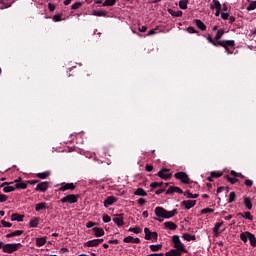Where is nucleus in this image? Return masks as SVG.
Listing matches in <instances>:
<instances>
[{
	"mask_svg": "<svg viewBox=\"0 0 256 256\" xmlns=\"http://www.w3.org/2000/svg\"><path fill=\"white\" fill-rule=\"evenodd\" d=\"M1 223H2L3 227H7V228L13 227V224H11V223H9V222H7L5 220H2Z\"/></svg>",
	"mask_w": 256,
	"mask_h": 256,
	"instance_id": "57",
	"label": "nucleus"
},
{
	"mask_svg": "<svg viewBox=\"0 0 256 256\" xmlns=\"http://www.w3.org/2000/svg\"><path fill=\"white\" fill-rule=\"evenodd\" d=\"M163 186V182H152L151 184H150V187L152 188V189H157V187H162Z\"/></svg>",
	"mask_w": 256,
	"mask_h": 256,
	"instance_id": "45",
	"label": "nucleus"
},
{
	"mask_svg": "<svg viewBox=\"0 0 256 256\" xmlns=\"http://www.w3.org/2000/svg\"><path fill=\"white\" fill-rule=\"evenodd\" d=\"M210 175H211V177H215L216 179H218L219 177H222L223 173H221V172H211Z\"/></svg>",
	"mask_w": 256,
	"mask_h": 256,
	"instance_id": "51",
	"label": "nucleus"
},
{
	"mask_svg": "<svg viewBox=\"0 0 256 256\" xmlns=\"http://www.w3.org/2000/svg\"><path fill=\"white\" fill-rule=\"evenodd\" d=\"M11 4H5V2H0V9H9Z\"/></svg>",
	"mask_w": 256,
	"mask_h": 256,
	"instance_id": "55",
	"label": "nucleus"
},
{
	"mask_svg": "<svg viewBox=\"0 0 256 256\" xmlns=\"http://www.w3.org/2000/svg\"><path fill=\"white\" fill-rule=\"evenodd\" d=\"M92 15H94L95 17H105L107 15V12L105 11H97L95 10Z\"/></svg>",
	"mask_w": 256,
	"mask_h": 256,
	"instance_id": "39",
	"label": "nucleus"
},
{
	"mask_svg": "<svg viewBox=\"0 0 256 256\" xmlns=\"http://www.w3.org/2000/svg\"><path fill=\"white\" fill-rule=\"evenodd\" d=\"M165 254L163 253H154V254H149L147 256H164Z\"/></svg>",
	"mask_w": 256,
	"mask_h": 256,
	"instance_id": "64",
	"label": "nucleus"
},
{
	"mask_svg": "<svg viewBox=\"0 0 256 256\" xmlns=\"http://www.w3.org/2000/svg\"><path fill=\"white\" fill-rule=\"evenodd\" d=\"M23 233H24L23 230H16V231H14L12 233L7 234L6 238L7 239H11V237H19V236L23 235Z\"/></svg>",
	"mask_w": 256,
	"mask_h": 256,
	"instance_id": "17",
	"label": "nucleus"
},
{
	"mask_svg": "<svg viewBox=\"0 0 256 256\" xmlns=\"http://www.w3.org/2000/svg\"><path fill=\"white\" fill-rule=\"evenodd\" d=\"M184 197L187 199H197L199 197V194H193L190 190H186L183 192Z\"/></svg>",
	"mask_w": 256,
	"mask_h": 256,
	"instance_id": "18",
	"label": "nucleus"
},
{
	"mask_svg": "<svg viewBox=\"0 0 256 256\" xmlns=\"http://www.w3.org/2000/svg\"><path fill=\"white\" fill-rule=\"evenodd\" d=\"M240 217H243V219H248L249 221H253V216L251 215V212H245L238 214Z\"/></svg>",
	"mask_w": 256,
	"mask_h": 256,
	"instance_id": "29",
	"label": "nucleus"
},
{
	"mask_svg": "<svg viewBox=\"0 0 256 256\" xmlns=\"http://www.w3.org/2000/svg\"><path fill=\"white\" fill-rule=\"evenodd\" d=\"M207 41H209L211 43V45H213L214 47H217L219 41H216L215 38L213 40V38L211 37V35L207 36Z\"/></svg>",
	"mask_w": 256,
	"mask_h": 256,
	"instance_id": "42",
	"label": "nucleus"
},
{
	"mask_svg": "<svg viewBox=\"0 0 256 256\" xmlns=\"http://www.w3.org/2000/svg\"><path fill=\"white\" fill-rule=\"evenodd\" d=\"M134 195H138L139 197H147V192L143 188H138L135 192Z\"/></svg>",
	"mask_w": 256,
	"mask_h": 256,
	"instance_id": "26",
	"label": "nucleus"
},
{
	"mask_svg": "<svg viewBox=\"0 0 256 256\" xmlns=\"http://www.w3.org/2000/svg\"><path fill=\"white\" fill-rule=\"evenodd\" d=\"M172 174L169 173V169L163 168L158 172V177L160 179H164V181H167L168 179H171Z\"/></svg>",
	"mask_w": 256,
	"mask_h": 256,
	"instance_id": "8",
	"label": "nucleus"
},
{
	"mask_svg": "<svg viewBox=\"0 0 256 256\" xmlns=\"http://www.w3.org/2000/svg\"><path fill=\"white\" fill-rule=\"evenodd\" d=\"M154 213L156 217H158V218H154L155 221H159V223H163V219H171V217H175V215H177V209L167 211L165 208L158 206L155 208Z\"/></svg>",
	"mask_w": 256,
	"mask_h": 256,
	"instance_id": "1",
	"label": "nucleus"
},
{
	"mask_svg": "<svg viewBox=\"0 0 256 256\" xmlns=\"http://www.w3.org/2000/svg\"><path fill=\"white\" fill-rule=\"evenodd\" d=\"M248 233H250V232L240 234V239H241V241H243V243H247V241H249V234Z\"/></svg>",
	"mask_w": 256,
	"mask_h": 256,
	"instance_id": "37",
	"label": "nucleus"
},
{
	"mask_svg": "<svg viewBox=\"0 0 256 256\" xmlns=\"http://www.w3.org/2000/svg\"><path fill=\"white\" fill-rule=\"evenodd\" d=\"M39 225V217H35L33 219L30 220V227H38Z\"/></svg>",
	"mask_w": 256,
	"mask_h": 256,
	"instance_id": "36",
	"label": "nucleus"
},
{
	"mask_svg": "<svg viewBox=\"0 0 256 256\" xmlns=\"http://www.w3.org/2000/svg\"><path fill=\"white\" fill-rule=\"evenodd\" d=\"M168 13L172 15V17H183V11L181 10L168 9Z\"/></svg>",
	"mask_w": 256,
	"mask_h": 256,
	"instance_id": "15",
	"label": "nucleus"
},
{
	"mask_svg": "<svg viewBox=\"0 0 256 256\" xmlns=\"http://www.w3.org/2000/svg\"><path fill=\"white\" fill-rule=\"evenodd\" d=\"M145 169L148 173H151V171H153V165H146Z\"/></svg>",
	"mask_w": 256,
	"mask_h": 256,
	"instance_id": "62",
	"label": "nucleus"
},
{
	"mask_svg": "<svg viewBox=\"0 0 256 256\" xmlns=\"http://www.w3.org/2000/svg\"><path fill=\"white\" fill-rule=\"evenodd\" d=\"M254 9H256V1H252L248 7H247V11H254Z\"/></svg>",
	"mask_w": 256,
	"mask_h": 256,
	"instance_id": "46",
	"label": "nucleus"
},
{
	"mask_svg": "<svg viewBox=\"0 0 256 256\" xmlns=\"http://www.w3.org/2000/svg\"><path fill=\"white\" fill-rule=\"evenodd\" d=\"M55 4H53V3H49L48 4V9H49V11H55Z\"/></svg>",
	"mask_w": 256,
	"mask_h": 256,
	"instance_id": "60",
	"label": "nucleus"
},
{
	"mask_svg": "<svg viewBox=\"0 0 256 256\" xmlns=\"http://www.w3.org/2000/svg\"><path fill=\"white\" fill-rule=\"evenodd\" d=\"M214 6L211 5L210 9H221V2L219 0H213Z\"/></svg>",
	"mask_w": 256,
	"mask_h": 256,
	"instance_id": "40",
	"label": "nucleus"
},
{
	"mask_svg": "<svg viewBox=\"0 0 256 256\" xmlns=\"http://www.w3.org/2000/svg\"><path fill=\"white\" fill-rule=\"evenodd\" d=\"M76 186L74 183H61L60 184V188H59V191H73L75 190Z\"/></svg>",
	"mask_w": 256,
	"mask_h": 256,
	"instance_id": "9",
	"label": "nucleus"
},
{
	"mask_svg": "<svg viewBox=\"0 0 256 256\" xmlns=\"http://www.w3.org/2000/svg\"><path fill=\"white\" fill-rule=\"evenodd\" d=\"M187 3H189V0H181L179 2L180 9H187Z\"/></svg>",
	"mask_w": 256,
	"mask_h": 256,
	"instance_id": "44",
	"label": "nucleus"
},
{
	"mask_svg": "<svg viewBox=\"0 0 256 256\" xmlns=\"http://www.w3.org/2000/svg\"><path fill=\"white\" fill-rule=\"evenodd\" d=\"M47 189H49V182H41L38 183L35 191H39L40 193H45L47 191Z\"/></svg>",
	"mask_w": 256,
	"mask_h": 256,
	"instance_id": "10",
	"label": "nucleus"
},
{
	"mask_svg": "<svg viewBox=\"0 0 256 256\" xmlns=\"http://www.w3.org/2000/svg\"><path fill=\"white\" fill-rule=\"evenodd\" d=\"M50 175H51V172L46 171V172L36 174V177H38L39 179H47V177H49Z\"/></svg>",
	"mask_w": 256,
	"mask_h": 256,
	"instance_id": "31",
	"label": "nucleus"
},
{
	"mask_svg": "<svg viewBox=\"0 0 256 256\" xmlns=\"http://www.w3.org/2000/svg\"><path fill=\"white\" fill-rule=\"evenodd\" d=\"M113 221L117 225V227H123L125 225V222L123 221V214L115 215Z\"/></svg>",
	"mask_w": 256,
	"mask_h": 256,
	"instance_id": "11",
	"label": "nucleus"
},
{
	"mask_svg": "<svg viewBox=\"0 0 256 256\" xmlns=\"http://www.w3.org/2000/svg\"><path fill=\"white\" fill-rule=\"evenodd\" d=\"M227 181H229V183H231L232 185H235V183H237L239 181V179L237 178H231L229 176H227Z\"/></svg>",
	"mask_w": 256,
	"mask_h": 256,
	"instance_id": "49",
	"label": "nucleus"
},
{
	"mask_svg": "<svg viewBox=\"0 0 256 256\" xmlns=\"http://www.w3.org/2000/svg\"><path fill=\"white\" fill-rule=\"evenodd\" d=\"M46 243H47L46 237L37 238L36 240L37 247H43V245H45Z\"/></svg>",
	"mask_w": 256,
	"mask_h": 256,
	"instance_id": "25",
	"label": "nucleus"
},
{
	"mask_svg": "<svg viewBox=\"0 0 256 256\" xmlns=\"http://www.w3.org/2000/svg\"><path fill=\"white\" fill-rule=\"evenodd\" d=\"M162 247H163V245H161V244L150 245L151 251H161Z\"/></svg>",
	"mask_w": 256,
	"mask_h": 256,
	"instance_id": "41",
	"label": "nucleus"
},
{
	"mask_svg": "<svg viewBox=\"0 0 256 256\" xmlns=\"http://www.w3.org/2000/svg\"><path fill=\"white\" fill-rule=\"evenodd\" d=\"M166 256H181L183 255V252H180L179 250L171 249L170 251L166 252Z\"/></svg>",
	"mask_w": 256,
	"mask_h": 256,
	"instance_id": "20",
	"label": "nucleus"
},
{
	"mask_svg": "<svg viewBox=\"0 0 256 256\" xmlns=\"http://www.w3.org/2000/svg\"><path fill=\"white\" fill-rule=\"evenodd\" d=\"M182 237H183L184 241H195V239H197V237L195 235H191L189 233L183 234Z\"/></svg>",
	"mask_w": 256,
	"mask_h": 256,
	"instance_id": "27",
	"label": "nucleus"
},
{
	"mask_svg": "<svg viewBox=\"0 0 256 256\" xmlns=\"http://www.w3.org/2000/svg\"><path fill=\"white\" fill-rule=\"evenodd\" d=\"M213 209H211V208H204V209H202L201 210V213H202V215H205V214H207V213H213Z\"/></svg>",
	"mask_w": 256,
	"mask_h": 256,
	"instance_id": "53",
	"label": "nucleus"
},
{
	"mask_svg": "<svg viewBox=\"0 0 256 256\" xmlns=\"http://www.w3.org/2000/svg\"><path fill=\"white\" fill-rule=\"evenodd\" d=\"M223 35H225V30H223V29L218 30L216 32V35H215V38H214L215 41H223V40H221Z\"/></svg>",
	"mask_w": 256,
	"mask_h": 256,
	"instance_id": "23",
	"label": "nucleus"
},
{
	"mask_svg": "<svg viewBox=\"0 0 256 256\" xmlns=\"http://www.w3.org/2000/svg\"><path fill=\"white\" fill-rule=\"evenodd\" d=\"M164 227L166 229H169L170 231H175V229H177V224H175L174 222L168 221L164 223Z\"/></svg>",
	"mask_w": 256,
	"mask_h": 256,
	"instance_id": "16",
	"label": "nucleus"
},
{
	"mask_svg": "<svg viewBox=\"0 0 256 256\" xmlns=\"http://www.w3.org/2000/svg\"><path fill=\"white\" fill-rule=\"evenodd\" d=\"M181 205H183L185 207V209L189 210V209H193V207H195V205H197V201L196 200H184V201H182Z\"/></svg>",
	"mask_w": 256,
	"mask_h": 256,
	"instance_id": "12",
	"label": "nucleus"
},
{
	"mask_svg": "<svg viewBox=\"0 0 256 256\" xmlns=\"http://www.w3.org/2000/svg\"><path fill=\"white\" fill-rule=\"evenodd\" d=\"M52 19L55 23H59V21H61V14L54 15Z\"/></svg>",
	"mask_w": 256,
	"mask_h": 256,
	"instance_id": "54",
	"label": "nucleus"
},
{
	"mask_svg": "<svg viewBox=\"0 0 256 256\" xmlns=\"http://www.w3.org/2000/svg\"><path fill=\"white\" fill-rule=\"evenodd\" d=\"M196 26L198 29H200V31H205L207 29V26L201 20H196Z\"/></svg>",
	"mask_w": 256,
	"mask_h": 256,
	"instance_id": "28",
	"label": "nucleus"
},
{
	"mask_svg": "<svg viewBox=\"0 0 256 256\" xmlns=\"http://www.w3.org/2000/svg\"><path fill=\"white\" fill-rule=\"evenodd\" d=\"M172 243L176 251H180V253H187V248H185V244L181 243L179 235H174L172 237Z\"/></svg>",
	"mask_w": 256,
	"mask_h": 256,
	"instance_id": "2",
	"label": "nucleus"
},
{
	"mask_svg": "<svg viewBox=\"0 0 256 256\" xmlns=\"http://www.w3.org/2000/svg\"><path fill=\"white\" fill-rule=\"evenodd\" d=\"M15 186H5L4 188H3V191H4V193H11V192H13V191H15Z\"/></svg>",
	"mask_w": 256,
	"mask_h": 256,
	"instance_id": "43",
	"label": "nucleus"
},
{
	"mask_svg": "<svg viewBox=\"0 0 256 256\" xmlns=\"http://www.w3.org/2000/svg\"><path fill=\"white\" fill-rule=\"evenodd\" d=\"M117 3V0H105L102 4L103 7H113Z\"/></svg>",
	"mask_w": 256,
	"mask_h": 256,
	"instance_id": "30",
	"label": "nucleus"
},
{
	"mask_svg": "<svg viewBox=\"0 0 256 256\" xmlns=\"http://www.w3.org/2000/svg\"><path fill=\"white\" fill-rule=\"evenodd\" d=\"M11 221H18V223H21L23 221V215L14 213L11 215Z\"/></svg>",
	"mask_w": 256,
	"mask_h": 256,
	"instance_id": "24",
	"label": "nucleus"
},
{
	"mask_svg": "<svg viewBox=\"0 0 256 256\" xmlns=\"http://www.w3.org/2000/svg\"><path fill=\"white\" fill-rule=\"evenodd\" d=\"M102 221L104 223H110L111 221V216L107 215V214H104L103 217H102Z\"/></svg>",
	"mask_w": 256,
	"mask_h": 256,
	"instance_id": "47",
	"label": "nucleus"
},
{
	"mask_svg": "<svg viewBox=\"0 0 256 256\" xmlns=\"http://www.w3.org/2000/svg\"><path fill=\"white\" fill-rule=\"evenodd\" d=\"M244 205H245L246 209H248V210L253 209V204L251 203L250 197H244Z\"/></svg>",
	"mask_w": 256,
	"mask_h": 256,
	"instance_id": "21",
	"label": "nucleus"
},
{
	"mask_svg": "<svg viewBox=\"0 0 256 256\" xmlns=\"http://www.w3.org/2000/svg\"><path fill=\"white\" fill-rule=\"evenodd\" d=\"M221 17L224 21H227V19H229V13H222Z\"/></svg>",
	"mask_w": 256,
	"mask_h": 256,
	"instance_id": "61",
	"label": "nucleus"
},
{
	"mask_svg": "<svg viewBox=\"0 0 256 256\" xmlns=\"http://www.w3.org/2000/svg\"><path fill=\"white\" fill-rule=\"evenodd\" d=\"M27 183L28 185H37V183H39V180H28Z\"/></svg>",
	"mask_w": 256,
	"mask_h": 256,
	"instance_id": "59",
	"label": "nucleus"
},
{
	"mask_svg": "<svg viewBox=\"0 0 256 256\" xmlns=\"http://www.w3.org/2000/svg\"><path fill=\"white\" fill-rule=\"evenodd\" d=\"M222 225H223L222 222H218V223L215 224V226L213 228L214 235H219V229H221Z\"/></svg>",
	"mask_w": 256,
	"mask_h": 256,
	"instance_id": "35",
	"label": "nucleus"
},
{
	"mask_svg": "<svg viewBox=\"0 0 256 256\" xmlns=\"http://www.w3.org/2000/svg\"><path fill=\"white\" fill-rule=\"evenodd\" d=\"M15 189H27V182H20L14 185Z\"/></svg>",
	"mask_w": 256,
	"mask_h": 256,
	"instance_id": "38",
	"label": "nucleus"
},
{
	"mask_svg": "<svg viewBox=\"0 0 256 256\" xmlns=\"http://www.w3.org/2000/svg\"><path fill=\"white\" fill-rule=\"evenodd\" d=\"M113 203H117V198H115L114 196H109L104 201V207L107 209L109 206L113 205Z\"/></svg>",
	"mask_w": 256,
	"mask_h": 256,
	"instance_id": "14",
	"label": "nucleus"
},
{
	"mask_svg": "<svg viewBox=\"0 0 256 256\" xmlns=\"http://www.w3.org/2000/svg\"><path fill=\"white\" fill-rule=\"evenodd\" d=\"M43 209H47V203L41 202L35 205V211H43Z\"/></svg>",
	"mask_w": 256,
	"mask_h": 256,
	"instance_id": "22",
	"label": "nucleus"
},
{
	"mask_svg": "<svg viewBox=\"0 0 256 256\" xmlns=\"http://www.w3.org/2000/svg\"><path fill=\"white\" fill-rule=\"evenodd\" d=\"M175 179H178L181 181V183H184L185 185H189L191 183V179L189 178V175L185 172H177L174 174Z\"/></svg>",
	"mask_w": 256,
	"mask_h": 256,
	"instance_id": "4",
	"label": "nucleus"
},
{
	"mask_svg": "<svg viewBox=\"0 0 256 256\" xmlns=\"http://www.w3.org/2000/svg\"><path fill=\"white\" fill-rule=\"evenodd\" d=\"M22 247L21 243H8L3 245L2 251L3 253H15V251H19Z\"/></svg>",
	"mask_w": 256,
	"mask_h": 256,
	"instance_id": "3",
	"label": "nucleus"
},
{
	"mask_svg": "<svg viewBox=\"0 0 256 256\" xmlns=\"http://www.w3.org/2000/svg\"><path fill=\"white\" fill-rule=\"evenodd\" d=\"M217 47H223L224 49H229V47H235V40L218 41Z\"/></svg>",
	"mask_w": 256,
	"mask_h": 256,
	"instance_id": "7",
	"label": "nucleus"
},
{
	"mask_svg": "<svg viewBox=\"0 0 256 256\" xmlns=\"http://www.w3.org/2000/svg\"><path fill=\"white\" fill-rule=\"evenodd\" d=\"M86 247H97L99 244L97 242V239L89 240L85 243Z\"/></svg>",
	"mask_w": 256,
	"mask_h": 256,
	"instance_id": "33",
	"label": "nucleus"
},
{
	"mask_svg": "<svg viewBox=\"0 0 256 256\" xmlns=\"http://www.w3.org/2000/svg\"><path fill=\"white\" fill-rule=\"evenodd\" d=\"M123 241H124V243H133L134 238H133V236H127L124 238Z\"/></svg>",
	"mask_w": 256,
	"mask_h": 256,
	"instance_id": "52",
	"label": "nucleus"
},
{
	"mask_svg": "<svg viewBox=\"0 0 256 256\" xmlns=\"http://www.w3.org/2000/svg\"><path fill=\"white\" fill-rule=\"evenodd\" d=\"M138 203H139V205H145V204L147 203V200H145V199H143V198H140V199L138 200Z\"/></svg>",
	"mask_w": 256,
	"mask_h": 256,
	"instance_id": "63",
	"label": "nucleus"
},
{
	"mask_svg": "<svg viewBox=\"0 0 256 256\" xmlns=\"http://www.w3.org/2000/svg\"><path fill=\"white\" fill-rule=\"evenodd\" d=\"M78 201L79 195L75 194H68L61 199V203H70V205H73V203H77Z\"/></svg>",
	"mask_w": 256,
	"mask_h": 256,
	"instance_id": "5",
	"label": "nucleus"
},
{
	"mask_svg": "<svg viewBox=\"0 0 256 256\" xmlns=\"http://www.w3.org/2000/svg\"><path fill=\"white\" fill-rule=\"evenodd\" d=\"M237 200V194L235 192H230L228 203H235Z\"/></svg>",
	"mask_w": 256,
	"mask_h": 256,
	"instance_id": "34",
	"label": "nucleus"
},
{
	"mask_svg": "<svg viewBox=\"0 0 256 256\" xmlns=\"http://www.w3.org/2000/svg\"><path fill=\"white\" fill-rule=\"evenodd\" d=\"M144 233H145L144 239H146V241H151V239H155V241H157V237H159L157 232H151L149 228H145Z\"/></svg>",
	"mask_w": 256,
	"mask_h": 256,
	"instance_id": "6",
	"label": "nucleus"
},
{
	"mask_svg": "<svg viewBox=\"0 0 256 256\" xmlns=\"http://www.w3.org/2000/svg\"><path fill=\"white\" fill-rule=\"evenodd\" d=\"M173 193L183 194V190L177 186H170L169 189L166 190V195H173Z\"/></svg>",
	"mask_w": 256,
	"mask_h": 256,
	"instance_id": "13",
	"label": "nucleus"
},
{
	"mask_svg": "<svg viewBox=\"0 0 256 256\" xmlns=\"http://www.w3.org/2000/svg\"><path fill=\"white\" fill-rule=\"evenodd\" d=\"M244 185H246V187H253V180L246 179Z\"/></svg>",
	"mask_w": 256,
	"mask_h": 256,
	"instance_id": "56",
	"label": "nucleus"
},
{
	"mask_svg": "<svg viewBox=\"0 0 256 256\" xmlns=\"http://www.w3.org/2000/svg\"><path fill=\"white\" fill-rule=\"evenodd\" d=\"M83 5V3L81 2H75L74 4H72L71 9L75 10V9H79V7H81Z\"/></svg>",
	"mask_w": 256,
	"mask_h": 256,
	"instance_id": "50",
	"label": "nucleus"
},
{
	"mask_svg": "<svg viewBox=\"0 0 256 256\" xmlns=\"http://www.w3.org/2000/svg\"><path fill=\"white\" fill-rule=\"evenodd\" d=\"M93 231L95 233V237H103V235H105V230H103V228L94 227Z\"/></svg>",
	"mask_w": 256,
	"mask_h": 256,
	"instance_id": "19",
	"label": "nucleus"
},
{
	"mask_svg": "<svg viewBox=\"0 0 256 256\" xmlns=\"http://www.w3.org/2000/svg\"><path fill=\"white\" fill-rule=\"evenodd\" d=\"M248 240L250 241V245L252 247H255L256 246V238H255V235L251 234V233H248Z\"/></svg>",
	"mask_w": 256,
	"mask_h": 256,
	"instance_id": "32",
	"label": "nucleus"
},
{
	"mask_svg": "<svg viewBox=\"0 0 256 256\" xmlns=\"http://www.w3.org/2000/svg\"><path fill=\"white\" fill-rule=\"evenodd\" d=\"M129 231L131 233H135L136 235H138V233H141V228H139V227L130 228Z\"/></svg>",
	"mask_w": 256,
	"mask_h": 256,
	"instance_id": "48",
	"label": "nucleus"
},
{
	"mask_svg": "<svg viewBox=\"0 0 256 256\" xmlns=\"http://www.w3.org/2000/svg\"><path fill=\"white\" fill-rule=\"evenodd\" d=\"M7 199H9V198L7 197V195L0 194V203H5V201H7Z\"/></svg>",
	"mask_w": 256,
	"mask_h": 256,
	"instance_id": "58",
	"label": "nucleus"
}]
</instances>
